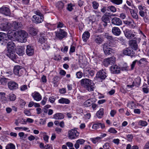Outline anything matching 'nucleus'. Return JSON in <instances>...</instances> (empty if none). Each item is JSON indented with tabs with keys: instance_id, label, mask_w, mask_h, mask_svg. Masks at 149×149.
<instances>
[{
	"instance_id": "obj_1",
	"label": "nucleus",
	"mask_w": 149,
	"mask_h": 149,
	"mask_svg": "<svg viewBox=\"0 0 149 149\" xmlns=\"http://www.w3.org/2000/svg\"><path fill=\"white\" fill-rule=\"evenodd\" d=\"M16 34V32L11 30L8 31L7 34L3 33L0 32V44L4 45L6 43L9 39L15 37Z\"/></svg>"
},
{
	"instance_id": "obj_2",
	"label": "nucleus",
	"mask_w": 149,
	"mask_h": 149,
	"mask_svg": "<svg viewBox=\"0 0 149 149\" xmlns=\"http://www.w3.org/2000/svg\"><path fill=\"white\" fill-rule=\"evenodd\" d=\"M81 86L89 92L93 91L95 89V84L91 80L83 79L80 81Z\"/></svg>"
},
{
	"instance_id": "obj_3",
	"label": "nucleus",
	"mask_w": 149,
	"mask_h": 149,
	"mask_svg": "<svg viewBox=\"0 0 149 149\" xmlns=\"http://www.w3.org/2000/svg\"><path fill=\"white\" fill-rule=\"evenodd\" d=\"M110 44L109 43L105 42L102 45L104 52L106 55H109L114 52V50L111 48Z\"/></svg>"
},
{
	"instance_id": "obj_4",
	"label": "nucleus",
	"mask_w": 149,
	"mask_h": 149,
	"mask_svg": "<svg viewBox=\"0 0 149 149\" xmlns=\"http://www.w3.org/2000/svg\"><path fill=\"white\" fill-rule=\"evenodd\" d=\"M79 132L75 128L69 130L68 132V137L71 139H76L79 136Z\"/></svg>"
},
{
	"instance_id": "obj_5",
	"label": "nucleus",
	"mask_w": 149,
	"mask_h": 149,
	"mask_svg": "<svg viewBox=\"0 0 149 149\" xmlns=\"http://www.w3.org/2000/svg\"><path fill=\"white\" fill-rule=\"evenodd\" d=\"M19 41L21 42H25L27 40V33L24 30H20L18 32Z\"/></svg>"
},
{
	"instance_id": "obj_6",
	"label": "nucleus",
	"mask_w": 149,
	"mask_h": 149,
	"mask_svg": "<svg viewBox=\"0 0 149 149\" xmlns=\"http://www.w3.org/2000/svg\"><path fill=\"white\" fill-rule=\"evenodd\" d=\"M24 71V69L19 66H15L14 68L13 72L14 74L19 77L23 74Z\"/></svg>"
},
{
	"instance_id": "obj_7",
	"label": "nucleus",
	"mask_w": 149,
	"mask_h": 149,
	"mask_svg": "<svg viewBox=\"0 0 149 149\" xmlns=\"http://www.w3.org/2000/svg\"><path fill=\"white\" fill-rule=\"evenodd\" d=\"M55 34L56 37L60 40H62L67 35V32L61 29H59V31L55 32Z\"/></svg>"
},
{
	"instance_id": "obj_8",
	"label": "nucleus",
	"mask_w": 149,
	"mask_h": 149,
	"mask_svg": "<svg viewBox=\"0 0 149 149\" xmlns=\"http://www.w3.org/2000/svg\"><path fill=\"white\" fill-rule=\"evenodd\" d=\"M116 61V58L114 56L104 60L103 63L106 67H107L109 65L114 64Z\"/></svg>"
},
{
	"instance_id": "obj_9",
	"label": "nucleus",
	"mask_w": 149,
	"mask_h": 149,
	"mask_svg": "<svg viewBox=\"0 0 149 149\" xmlns=\"http://www.w3.org/2000/svg\"><path fill=\"white\" fill-rule=\"evenodd\" d=\"M1 28L4 31H8L9 30H11L12 31H14V32H15V31L12 29L11 24L9 23L2 24L1 26Z\"/></svg>"
},
{
	"instance_id": "obj_10",
	"label": "nucleus",
	"mask_w": 149,
	"mask_h": 149,
	"mask_svg": "<svg viewBox=\"0 0 149 149\" xmlns=\"http://www.w3.org/2000/svg\"><path fill=\"white\" fill-rule=\"evenodd\" d=\"M7 56L14 61H15L17 58V56L14 50H9L7 51L6 54Z\"/></svg>"
},
{
	"instance_id": "obj_11",
	"label": "nucleus",
	"mask_w": 149,
	"mask_h": 149,
	"mask_svg": "<svg viewBox=\"0 0 149 149\" xmlns=\"http://www.w3.org/2000/svg\"><path fill=\"white\" fill-rule=\"evenodd\" d=\"M124 32L125 37L128 39L132 38L135 36L131 30L126 29L124 31Z\"/></svg>"
},
{
	"instance_id": "obj_12",
	"label": "nucleus",
	"mask_w": 149,
	"mask_h": 149,
	"mask_svg": "<svg viewBox=\"0 0 149 149\" xmlns=\"http://www.w3.org/2000/svg\"><path fill=\"white\" fill-rule=\"evenodd\" d=\"M123 54L132 57L134 56V52L130 47L126 48L124 49L123 51Z\"/></svg>"
},
{
	"instance_id": "obj_13",
	"label": "nucleus",
	"mask_w": 149,
	"mask_h": 149,
	"mask_svg": "<svg viewBox=\"0 0 149 149\" xmlns=\"http://www.w3.org/2000/svg\"><path fill=\"white\" fill-rule=\"evenodd\" d=\"M43 16H40L38 15H34L32 18L33 22L36 24L41 23L43 20Z\"/></svg>"
},
{
	"instance_id": "obj_14",
	"label": "nucleus",
	"mask_w": 149,
	"mask_h": 149,
	"mask_svg": "<svg viewBox=\"0 0 149 149\" xmlns=\"http://www.w3.org/2000/svg\"><path fill=\"white\" fill-rule=\"evenodd\" d=\"M106 73L103 70L98 72L96 75L97 78L100 79L102 80H104L107 77Z\"/></svg>"
},
{
	"instance_id": "obj_15",
	"label": "nucleus",
	"mask_w": 149,
	"mask_h": 149,
	"mask_svg": "<svg viewBox=\"0 0 149 149\" xmlns=\"http://www.w3.org/2000/svg\"><path fill=\"white\" fill-rule=\"evenodd\" d=\"M8 87L10 89L13 90L18 88V84L14 81H10L8 83Z\"/></svg>"
},
{
	"instance_id": "obj_16",
	"label": "nucleus",
	"mask_w": 149,
	"mask_h": 149,
	"mask_svg": "<svg viewBox=\"0 0 149 149\" xmlns=\"http://www.w3.org/2000/svg\"><path fill=\"white\" fill-rule=\"evenodd\" d=\"M111 23L114 25L119 26L122 24V22L119 18L114 17L112 19Z\"/></svg>"
},
{
	"instance_id": "obj_17",
	"label": "nucleus",
	"mask_w": 149,
	"mask_h": 149,
	"mask_svg": "<svg viewBox=\"0 0 149 149\" xmlns=\"http://www.w3.org/2000/svg\"><path fill=\"white\" fill-rule=\"evenodd\" d=\"M0 13L6 16H8L10 14V10L8 7L3 6L0 8Z\"/></svg>"
},
{
	"instance_id": "obj_18",
	"label": "nucleus",
	"mask_w": 149,
	"mask_h": 149,
	"mask_svg": "<svg viewBox=\"0 0 149 149\" xmlns=\"http://www.w3.org/2000/svg\"><path fill=\"white\" fill-rule=\"evenodd\" d=\"M94 40L96 43L100 44L103 41V39L101 36L95 35L94 36Z\"/></svg>"
},
{
	"instance_id": "obj_19",
	"label": "nucleus",
	"mask_w": 149,
	"mask_h": 149,
	"mask_svg": "<svg viewBox=\"0 0 149 149\" xmlns=\"http://www.w3.org/2000/svg\"><path fill=\"white\" fill-rule=\"evenodd\" d=\"M12 29H18L21 28L22 26V24L21 22L14 21L11 24Z\"/></svg>"
},
{
	"instance_id": "obj_20",
	"label": "nucleus",
	"mask_w": 149,
	"mask_h": 149,
	"mask_svg": "<svg viewBox=\"0 0 149 149\" xmlns=\"http://www.w3.org/2000/svg\"><path fill=\"white\" fill-rule=\"evenodd\" d=\"M110 70L111 72L114 74H118L120 72V68L116 65L111 66Z\"/></svg>"
},
{
	"instance_id": "obj_21",
	"label": "nucleus",
	"mask_w": 149,
	"mask_h": 149,
	"mask_svg": "<svg viewBox=\"0 0 149 149\" xmlns=\"http://www.w3.org/2000/svg\"><path fill=\"white\" fill-rule=\"evenodd\" d=\"M111 31L112 33L116 36H119L121 33L120 29L117 27H113Z\"/></svg>"
},
{
	"instance_id": "obj_22",
	"label": "nucleus",
	"mask_w": 149,
	"mask_h": 149,
	"mask_svg": "<svg viewBox=\"0 0 149 149\" xmlns=\"http://www.w3.org/2000/svg\"><path fill=\"white\" fill-rule=\"evenodd\" d=\"M15 47V43L12 41L9 42L7 44V51L9 50L10 51L14 50V49Z\"/></svg>"
},
{
	"instance_id": "obj_23",
	"label": "nucleus",
	"mask_w": 149,
	"mask_h": 149,
	"mask_svg": "<svg viewBox=\"0 0 149 149\" xmlns=\"http://www.w3.org/2000/svg\"><path fill=\"white\" fill-rule=\"evenodd\" d=\"M33 53L34 50L33 47L29 45H27L26 49V54L29 56H30L32 55Z\"/></svg>"
},
{
	"instance_id": "obj_24",
	"label": "nucleus",
	"mask_w": 149,
	"mask_h": 149,
	"mask_svg": "<svg viewBox=\"0 0 149 149\" xmlns=\"http://www.w3.org/2000/svg\"><path fill=\"white\" fill-rule=\"evenodd\" d=\"M32 95L34 99L36 101H39L42 99L41 95L38 92H35Z\"/></svg>"
},
{
	"instance_id": "obj_25",
	"label": "nucleus",
	"mask_w": 149,
	"mask_h": 149,
	"mask_svg": "<svg viewBox=\"0 0 149 149\" xmlns=\"http://www.w3.org/2000/svg\"><path fill=\"white\" fill-rule=\"evenodd\" d=\"M104 127L105 126L104 124L101 123L95 122V123L93 125L92 128L93 129L96 130L100 127L103 129Z\"/></svg>"
},
{
	"instance_id": "obj_26",
	"label": "nucleus",
	"mask_w": 149,
	"mask_h": 149,
	"mask_svg": "<svg viewBox=\"0 0 149 149\" xmlns=\"http://www.w3.org/2000/svg\"><path fill=\"white\" fill-rule=\"evenodd\" d=\"M130 46L131 48L135 50H137L138 49V45L136 41L135 40L130 41L129 42Z\"/></svg>"
},
{
	"instance_id": "obj_27",
	"label": "nucleus",
	"mask_w": 149,
	"mask_h": 149,
	"mask_svg": "<svg viewBox=\"0 0 149 149\" xmlns=\"http://www.w3.org/2000/svg\"><path fill=\"white\" fill-rule=\"evenodd\" d=\"M44 34L43 33L41 34L40 36L39 37L38 41L40 42L42 44L44 43L47 42V37L44 36Z\"/></svg>"
},
{
	"instance_id": "obj_28",
	"label": "nucleus",
	"mask_w": 149,
	"mask_h": 149,
	"mask_svg": "<svg viewBox=\"0 0 149 149\" xmlns=\"http://www.w3.org/2000/svg\"><path fill=\"white\" fill-rule=\"evenodd\" d=\"M102 21L104 22L103 24L104 27L107 26L108 22L109 21V18L107 15H103L101 18Z\"/></svg>"
},
{
	"instance_id": "obj_29",
	"label": "nucleus",
	"mask_w": 149,
	"mask_h": 149,
	"mask_svg": "<svg viewBox=\"0 0 149 149\" xmlns=\"http://www.w3.org/2000/svg\"><path fill=\"white\" fill-rule=\"evenodd\" d=\"M64 118V115L60 113H57L53 115V118L56 120L62 119Z\"/></svg>"
},
{
	"instance_id": "obj_30",
	"label": "nucleus",
	"mask_w": 149,
	"mask_h": 149,
	"mask_svg": "<svg viewBox=\"0 0 149 149\" xmlns=\"http://www.w3.org/2000/svg\"><path fill=\"white\" fill-rule=\"evenodd\" d=\"M90 33L87 31L85 32L82 35L83 40L85 42L89 38Z\"/></svg>"
},
{
	"instance_id": "obj_31",
	"label": "nucleus",
	"mask_w": 149,
	"mask_h": 149,
	"mask_svg": "<svg viewBox=\"0 0 149 149\" xmlns=\"http://www.w3.org/2000/svg\"><path fill=\"white\" fill-rule=\"evenodd\" d=\"M146 61V59L145 58H143L139 60H137V63L139 67H141L144 64L145 62Z\"/></svg>"
},
{
	"instance_id": "obj_32",
	"label": "nucleus",
	"mask_w": 149,
	"mask_h": 149,
	"mask_svg": "<svg viewBox=\"0 0 149 149\" xmlns=\"http://www.w3.org/2000/svg\"><path fill=\"white\" fill-rule=\"evenodd\" d=\"M56 7L58 10L61 11L63 8V3L62 1H58L56 3Z\"/></svg>"
},
{
	"instance_id": "obj_33",
	"label": "nucleus",
	"mask_w": 149,
	"mask_h": 149,
	"mask_svg": "<svg viewBox=\"0 0 149 149\" xmlns=\"http://www.w3.org/2000/svg\"><path fill=\"white\" fill-rule=\"evenodd\" d=\"M93 103V101L91 99H88L84 102L83 105L85 107H88L91 106Z\"/></svg>"
},
{
	"instance_id": "obj_34",
	"label": "nucleus",
	"mask_w": 149,
	"mask_h": 149,
	"mask_svg": "<svg viewBox=\"0 0 149 149\" xmlns=\"http://www.w3.org/2000/svg\"><path fill=\"white\" fill-rule=\"evenodd\" d=\"M24 52V49L22 47H20L18 48L16 50L17 53L20 56H22Z\"/></svg>"
},
{
	"instance_id": "obj_35",
	"label": "nucleus",
	"mask_w": 149,
	"mask_h": 149,
	"mask_svg": "<svg viewBox=\"0 0 149 149\" xmlns=\"http://www.w3.org/2000/svg\"><path fill=\"white\" fill-rule=\"evenodd\" d=\"M58 102L62 104H68L70 103V101L68 99L62 98L58 100Z\"/></svg>"
},
{
	"instance_id": "obj_36",
	"label": "nucleus",
	"mask_w": 149,
	"mask_h": 149,
	"mask_svg": "<svg viewBox=\"0 0 149 149\" xmlns=\"http://www.w3.org/2000/svg\"><path fill=\"white\" fill-rule=\"evenodd\" d=\"M104 109L103 108H101L96 113V116L99 118H102L104 115Z\"/></svg>"
},
{
	"instance_id": "obj_37",
	"label": "nucleus",
	"mask_w": 149,
	"mask_h": 149,
	"mask_svg": "<svg viewBox=\"0 0 149 149\" xmlns=\"http://www.w3.org/2000/svg\"><path fill=\"white\" fill-rule=\"evenodd\" d=\"M141 79L139 77H137L134 80L133 82L134 85L138 86L140 84Z\"/></svg>"
},
{
	"instance_id": "obj_38",
	"label": "nucleus",
	"mask_w": 149,
	"mask_h": 149,
	"mask_svg": "<svg viewBox=\"0 0 149 149\" xmlns=\"http://www.w3.org/2000/svg\"><path fill=\"white\" fill-rule=\"evenodd\" d=\"M15 145L12 143H9L7 144L6 147V149H15Z\"/></svg>"
},
{
	"instance_id": "obj_39",
	"label": "nucleus",
	"mask_w": 149,
	"mask_h": 149,
	"mask_svg": "<svg viewBox=\"0 0 149 149\" xmlns=\"http://www.w3.org/2000/svg\"><path fill=\"white\" fill-rule=\"evenodd\" d=\"M8 79L4 77L0 78V83L2 85H4L8 81Z\"/></svg>"
},
{
	"instance_id": "obj_40",
	"label": "nucleus",
	"mask_w": 149,
	"mask_h": 149,
	"mask_svg": "<svg viewBox=\"0 0 149 149\" xmlns=\"http://www.w3.org/2000/svg\"><path fill=\"white\" fill-rule=\"evenodd\" d=\"M29 32L30 34L33 35L35 36L37 34V32L36 29L33 28H30Z\"/></svg>"
},
{
	"instance_id": "obj_41",
	"label": "nucleus",
	"mask_w": 149,
	"mask_h": 149,
	"mask_svg": "<svg viewBox=\"0 0 149 149\" xmlns=\"http://www.w3.org/2000/svg\"><path fill=\"white\" fill-rule=\"evenodd\" d=\"M42 48L44 50H48L50 48L49 45L47 44L46 42L41 45Z\"/></svg>"
},
{
	"instance_id": "obj_42",
	"label": "nucleus",
	"mask_w": 149,
	"mask_h": 149,
	"mask_svg": "<svg viewBox=\"0 0 149 149\" xmlns=\"http://www.w3.org/2000/svg\"><path fill=\"white\" fill-rule=\"evenodd\" d=\"M57 28H62L63 27H66L65 26L64 24L61 22H58L56 23Z\"/></svg>"
},
{
	"instance_id": "obj_43",
	"label": "nucleus",
	"mask_w": 149,
	"mask_h": 149,
	"mask_svg": "<svg viewBox=\"0 0 149 149\" xmlns=\"http://www.w3.org/2000/svg\"><path fill=\"white\" fill-rule=\"evenodd\" d=\"M105 36L106 38L109 40L111 41L114 40L113 37L108 33H106L105 34Z\"/></svg>"
},
{
	"instance_id": "obj_44",
	"label": "nucleus",
	"mask_w": 149,
	"mask_h": 149,
	"mask_svg": "<svg viewBox=\"0 0 149 149\" xmlns=\"http://www.w3.org/2000/svg\"><path fill=\"white\" fill-rule=\"evenodd\" d=\"M139 125L142 126H146L147 125V123L145 121L140 120L139 121Z\"/></svg>"
},
{
	"instance_id": "obj_45",
	"label": "nucleus",
	"mask_w": 149,
	"mask_h": 149,
	"mask_svg": "<svg viewBox=\"0 0 149 149\" xmlns=\"http://www.w3.org/2000/svg\"><path fill=\"white\" fill-rule=\"evenodd\" d=\"M107 9L108 10H110L113 12H115L116 11V8L113 6H108Z\"/></svg>"
},
{
	"instance_id": "obj_46",
	"label": "nucleus",
	"mask_w": 149,
	"mask_h": 149,
	"mask_svg": "<svg viewBox=\"0 0 149 149\" xmlns=\"http://www.w3.org/2000/svg\"><path fill=\"white\" fill-rule=\"evenodd\" d=\"M92 6L93 8L95 9H97L99 6V4L96 1H93L92 2Z\"/></svg>"
},
{
	"instance_id": "obj_47",
	"label": "nucleus",
	"mask_w": 149,
	"mask_h": 149,
	"mask_svg": "<svg viewBox=\"0 0 149 149\" xmlns=\"http://www.w3.org/2000/svg\"><path fill=\"white\" fill-rule=\"evenodd\" d=\"M133 20L132 19H129L127 20L123 21L124 24L126 25H129L132 23Z\"/></svg>"
},
{
	"instance_id": "obj_48",
	"label": "nucleus",
	"mask_w": 149,
	"mask_h": 149,
	"mask_svg": "<svg viewBox=\"0 0 149 149\" xmlns=\"http://www.w3.org/2000/svg\"><path fill=\"white\" fill-rule=\"evenodd\" d=\"M113 3L117 5H119L122 3V0H111Z\"/></svg>"
},
{
	"instance_id": "obj_49",
	"label": "nucleus",
	"mask_w": 149,
	"mask_h": 149,
	"mask_svg": "<svg viewBox=\"0 0 149 149\" xmlns=\"http://www.w3.org/2000/svg\"><path fill=\"white\" fill-rule=\"evenodd\" d=\"M9 98L10 101H14L16 98V96L14 94H11L9 95Z\"/></svg>"
},
{
	"instance_id": "obj_50",
	"label": "nucleus",
	"mask_w": 149,
	"mask_h": 149,
	"mask_svg": "<svg viewBox=\"0 0 149 149\" xmlns=\"http://www.w3.org/2000/svg\"><path fill=\"white\" fill-rule=\"evenodd\" d=\"M133 17L135 19H137L138 18V15L136 13H135L134 10H132V11L130 12Z\"/></svg>"
},
{
	"instance_id": "obj_51",
	"label": "nucleus",
	"mask_w": 149,
	"mask_h": 149,
	"mask_svg": "<svg viewBox=\"0 0 149 149\" xmlns=\"http://www.w3.org/2000/svg\"><path fill=\"white\" fill-rule=\"evenodd\" d=\"M1 100L3 102V103H6L7 102V99L5 95H1Z\"/></svg>"
},
{
	"instance_id": "obj_52",
	"label": "nucleus",
	"mask_w": 149,
	"mask_h": 149,
	"mask_svg": "<svg viewBox=\"0 0 149 149\" xmlns=\"http://www.w3.org/2000/svg\"><path fill=\"white\" fill-rule=\"evenodd\" d=\"M66 144L69 147L70 149H74L73 147V145L72 143L67 142L66 143Z\"/></svg>"
},
{
	"instance_id": "obj_53",
	"label": "nucleus",
	"mask_w": 149,
	"mask_h": 149,
	"mask_svg": "<svg viewBox=\"0 0 149 149\" xmlns=\"http://www.w3.org/2000/svg\"><path fill=\"white\" fill-rule=\"evenodd\" d=\"M147 12L144 10V11L143 10H140L139 12L140 15L142 17H145V15L147 14Z\"/></svg>"
},
{
	"instance_id": "obj_54",
	"label": "nucleus",
	"mask_w": 149,
	"mask_h": 149,
	"mask_svg": "<svg viewBox=\"0 0 149 149\" xmlns=\"http://www.w3.org/2000/svg\"><path fill=\"white\" fill-rule=\"evenodd\" d=\"M83 74L82 72L81 71H79L76 73V76L77 78H80L82 77Z\"/></svg>"
},
{
	"instance_id": "obj_55",
	"label": "nucleus",
	"mask_w": 149,
	"mask_h": 149,
	"mask_svg": "<svg viewBox=\"0 0 149 149\" xmlns=\"http://www.w3.org/2000/svg\"><path fill=\"white\" fill-rule=\"evenodd\" d=\"M108 131L109 133L113 134H116L117 132V131L114 128H110L109 130Z\"/></svg>"
},
{
	"instance_id": "obj_56",
	"label": "nucleus",
	"mask_w": 149,
	"mask_h": 149,
	"mask_svg": "<svg viewBox=\"0 0 149 149\" xmlns=\"http://www.w3.org/2000/svg\"><path fill=\"white\" fill-rule=\"evenodd\" d=\"M55 131L58 134H60L62 132V130L59 127H56L55 128Z\"/></svg>"
},
{
	"instance_id": "obj_57",
	"label": "nucleus",
	"mask_w": 149,
	"mask_h": 149,
	"mask_svg": "<svg viewBox=\"0 0 149 149\" xmlns=\"http://www.w3.org/2000/svg\"><path fill=\"white\" fill-rule=\"evenodd\" d=\"M27 88V86L26 85H23L20 87V90L22 91H24Z\"/></svg>"
},
{
	"instance_id": "obj_58",
	"label": "nucleus",
	"mask_w": 149,
	"mask_h": 149,
	"mask_svg": "<svg viewBox=\"0 0 149 149\" xmlns=\"http://www.w3.org/2000/svg\"><path fill=\"white\" fill-rule=\"evenodd\" d=\"M72 7L73 5L72 3L69 4H68V7H67V9L70 11H72L73 9Z\"/></svg>"
},
{
	"instance_id": "obj_59",
	"label": "nucleus",
	"mask_w": 149,
	"mask_h": 149,
	"mask_svg": "<svg viewBox=\"0 0 149 149\" xmlns=\"http://www.w3.org/2000/svg\"><path fill=\"white\" fill-rule=\"evenodd\" d=\"M100 140V138L97 137L96 138L92 139V141L93 143H96L98 141V140Z\"/></svg>"
},
{
	"instance_id": "obj_60",
	"label": "nucleus",
	"mask_w": 149,
	"mask_h": 149,
	"mask_svg": "<svg viewBox=\"0 0 149 149\" xmlns=\"http://www.w3.org/2000/svg\"><path fill=\"white\" fill-rule=\"evenodd\" d=\"M137 60H136L134 61H133L131 65V69L132 70H133L135 67V65H136V63H137Z\"/></svg>"
},
{
	"instance_id": "obj_61",
	"label": "nucleus",
	"mask_w": 149,
	"mask_h": 149,
	"mask_svg": "<svg viewBox=\"0 0 149 149\" xmlns=\"http://www.w3.org/2000/svg\"><path fill=\"white\" fill-rule=\"evenodd\" d=\"M55 100V97H50L49 98V100L51 103H53L54 102Z\"/></svg>"
},
{
	"instance_id": "obj_62",
	"label": "nucleus",
	"mask_w": 149,
	"mask_h": 149,
	"mask_svg": "<svg viewBox=\"0 0 149 149\" xmlns=\"http://www.w3.org/2000/svg\"><path fill=\"white\" fill-rule=\"evenodd\" d=\"M76 141L79 144L81 145L83 144L85 142V140L83 139H80L77 140Z\"/></svg>"
},
{
	"instance_id": "obj_63",
	"label": "nucleus",
	"mask_w": 149,
	"mask_h": 149,
	"mask_svg": "<svg viewBox=\"0 0 149 149\" xmlns=\"http://www.w3.org/2000/svg\"><path fill=\"white\" fill-rule=\"evenodd\" d=\"M116 111L114 110H112L111 111L110 114L111 116L113 117L115 114L116 113Z\"/></svg>"
},
{
	"instance_id": "obj_64",
	"label": "nucleus",
	"mask_w": 149,
	"mask_h": 149,
	"mask_svg": "<svg viewBox=\"0 0 149 149\" xmlns=\"http://www.w3.org/2000/svg\"><path fill=\"white\" fill-rule=\"evenodd\" d=\"M104 149H109L110 146L108 143H106L103 146Z\"/></svg>"
}]
</instances>
